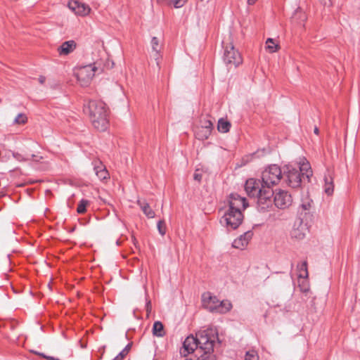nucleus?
<instances>
[{"mask_svg":"<svg viewBox=\"0 0 360 360\" xmlns=\"http://www.w3.org/2000/svg\"><path fill=\"white\" fill-rule=\"evenodd\" d=\"M248 207L245 198L238 193H231L228 200V207L221 219V224L227 229L235 230L243 221V212Z\"/></svg>","mask_w":360,"mask_h":360,"instance_id":"obj_1","label":"nucleus"},{"mask_svg":"<svg viewBox=\"0 0 360 360\" xmlns=\"http://www.w3.org/2000/svg\"><path fill=\"white\" fill-rule=\"evenodd\" d=\"M216 340H218V333L216 328H210L199 332L196 338L193 335L188 336L183 342V349L181 354L186 356L197 349L212 350Z\"/></svg>","mask_w":360,"mask_h":360,"instance_id":"obj_2","label":"nucleus"},{"mask_svg":"<svg viewBox=\"0 0 360 360\" xmlns=\"http://www.w3.org/2000/svg\"><path fill=\"white\" fill-rule=\"evenodd\" d=\"M83 111L85 115H88L96 129L104 131L108 128V108L103 101L97 100L85 101Z\"/></svg>","mask_w":360,"mask_h":360,"instance_id":"obj_3","label":"nucleus"},{"mask_svg":"<svg viewBox=\"0 0 360 360\" xmlns=\"http://www.w3.org/2000/svg\"><path fill=\"white\" fill-rule=\"evenodd\" d=\"M312 176L311 166L308 162H303L299 167L286 165L283 168V176L287 185L293 188L301 186L302 178L306 177L309 181Z\"/></svg>","mask_w":360,"mask_h":360,"instance_id":"obj_4","label":"nucleus"},{"mask_svg":"<svg viewBox=\"0 0 360 360\" xmlns=\"http://www.w3.org/2000/svg\"><path fill=\"white\" fill-rule=\"evenodd\" d=\"M102 71V68L97 66L96 63H94L93 64L75 68L73 75L80 86H87L91 84L95 75Z\"/></svg>","mask_w":360,"mask_h":360,"instance_id":"obj_5","label":"nucleus"},{"mask_svg":"<svg viewBox=\"0 0 360 360\" xmlns=\"http://www.w3.org/2000/svg\"><path fill=\"white\" fill-rule=\"evenodd\" d=\"M282 171L276 165H270L262 174V186L271 188L281 181Z\"/></svg>","mask_w":360,"mask_h":360,"instance_id":"obj_6","label":"nucleus"},{"mask_svg":"<svg viewBox=\"0 0 360 360\" xmlns=\"http://www.w3.org/2000/svg\"><path fill=\"white\" fill-rule=\"evenodd\" d=\"M274 197V193L270 188L262 186V192L256 197L257 198V207L261 212L266 211L269 207H272Z\"/></svg>","mask_w":360,"mask_h":360,"instance_id":"obj_7","label":"nucleus"},{"mask_svg":"<svg viewBox=\"0 0 360 360\" xmlns=\"http://www.w3.org/2000/svg\"><path fill=\"white\" fill-rule=\"evenodd\" d=\"M274 202L277 208L284 210L292 205V198L288 191L280 189L274 193Z\"/></svg>","mask_w":360,"mask_h":360,"instance_id":"obj_8","label":"nucleus"},{"mask_svg":"<svg viewBox=\"0 0 360 360\" xmlns=\"http://www.w3.org/2000/svg\"><path fill=\"white\" fill-rule=\"evenodd\" d=\"M224 60L226 64H231L238 66L242 63V58L238 51L232 44L226 46L224 49Z\"/></svg>","mask_w":360,"mask_h":360,"instance_id":"obj_9","label":"nucleus"},{"mask_svg":"<svg viewBox=\"0 0 360 360\" xmlns=\"http://www.w3.org/2000/svg\"><path fill=\"white\" fill-rule=\"evenodd\" d=\"M308 233L307 224L304 223L301 219L295 221L290 236L296 240H302L305 238Z\"/></svg>","mask_w":360,"mask_h":360,"instance_id":"obj_10","label":"nucleus"},{"mask_svg":"<svg viewBox=\"0 0 360 360\" xmlns=\"http://www.w3.org/2000/svg\"><path fill=\"white\" fill-rule=\"evenodd\" d=\"M262 184L259 180L249 179L245 184V190L250 197L256 198L262 192Z\"/></svg>","mask_w":360,"mask_h":360,"instance_id":"obj_11","label":"nucleus"},{"mask_svg":"<svg viewBox=\"0 0 360 360\" xmlns=\"http://www.w3.org/2000/svg\"><path fill=\"white\" fill-rule=\"evenodd\" d=\"M69 9L79 16H86L91 11V8L87 4L78 1H69Z\"/></svg>","mask_w":360,"mask_h":360,"instance_id":"obj_12","label":"nucleus"},{"mask_svg":"<svg viewBox=\"0 0 360 360\" xmlns=\"http://www.w3.org/2000/svg\"><path fill=\"white\" fill-rule=\"evenodd\" d=\"M252 236L253 232L252 231H248L235 239L232 243V246L234 248L243 250L248 245Z\"/></svg>","mask_w":360,"mask_h":360,"instance_id":"obj_13","label":"nucleus"},{"mask_svg":"<svg viewBox=\"0 0 360 360\" xmlns=\"http://www.w3.org/2000/svg\"><path fill=\"white\" fill-rule=\"evenodd\" d=\"M232 304L229 300H223L219 302L217 307L209 306V311L211 312H217L225 314L231 310Z\"/></svg>","mask_w":360,"mask_h":360,"instance_id":"obj_14","label":"nucleus"},{"mask_svg":"<svg viewBox=\"0 0 360 360\" xmlns=\"http://www.w3.org/2000/svg\"><path fill=\"white\" fill-rule=\"evenodd\" d=\"M94 165L95 173L100 180H105L109 178L108 170L101 162L96 161Z\"/></svg>","mask_w":360,"mask_h":360,"instance_id":"obj_15","label":"nucleus"},{"mask_svg":"<svg viewBox=\"0 0 360 360\" xmlns=\"http://www.w3.org/2000/svg\"><path fill=\"white\" fill-rule=\"evenodd\" d=\"M202 302L205 307L209 310V306L217 307L220 301L215 296H211L210 293L202 295Z\"/></svg>","mask_w":360,"mask_h":360,"instance_id":"obj_16","label":"nucleus"},{"mask_svg":"<svg viewBox=\"0 0 360 360\" xmlns=\"http://www.w3.org/2000/svg\"><path fill=\"white\" fill-rule=\"evenodd\" d=\"M138 205L140 206L141 209L143 212V213L148 218L155 217V212L150 208L149 204L145 201L138 200Z\"/></svg>","mask_w":360,"mask_h":360,"instance_id":"obj_17","label":"nucleus"},{"mask_svg":"<svg viewBox=\"0 0 360 360\" xmlns=\"http://www.w3.org/2000/svg\"><path fill=\"white\" fill-rule=\"evenodd\" d=\"M210 131L208 129H205V128H202L201 127H197L195 131V134L197 139L200 140H205L208 139V137L211 134Z\"/></svg>","mask_w":360,"mask_h":360,"instance_id":"obj_18","label":"nucleus"},{"mask_svg":"<svg viewBox=\"0 0 360 360\" xmlns=\"http://www.w3.org/2000/svg\"><path fill=\"white\" fill-rule=\"evenodd\" d=\"M214 348L212 350L201 349L198 351L200 355L197 360H215V356L212 354Z\"/></svg>","mask_w":360,"mask_h":360,"instance_id":"obj_19","label":"nucleus"},{"mask_svg":"<svg viewBox=\"0 0 360 360\" xmlns=\"http://www.w3.org/2000/svg\"><path fill=\"white\" fill-rule=\"evenodd\" d=\"M231 126V123L229 121L221 118L218 121L217 129L221 133H226L230 130Z\"/></svg>","mask_w":360,"mask_h":360,"instance_id":"obj_20","label":"nucleus"},{"mask_svg":"<svg viewBox=\"0 0 360 360\" xmlns=\"http://www.w3.org/2000/svg\"><path fill=\"white\" fill-rule=\"evenodd\" d=\"M153 333L158 337H162L164 335V327L160 321H158L153 323Z\"/></svg>","mask_w":360,"mask_h":360,"instance_id":"obj_21","label":"nucleus"},{"mask_svg":"<svg viewBox=\"0 0 360 360\" xmlns=\"http://www.w3.org/2000/svg\"><path fill=\"white\" fill-rule=\"evenodd\" d=\"M311 204L312 200L309 198L308 197H306L305 198H303L302 200V203L300 205V210H302V211L304 212V214H306L307 212H309L311 208Z\"/></svg>","mask_w":360,"mask_h":360,"instance_id":"obj_22","label":"nucleus"},{"mask_svg":"<svg viewBox=\"0 0 360 360\" xmlns=\"http://www.w3.org/2000/svg\"><path fill=\"white\" fill-rule=\"evenodd\" d=\"M324 191L328 195H331L333 192V184L330 176L325 177Z\"/></svg>","mask_w":360,"mask_h":360,"instance_id":"obj_23","label":"nucleus"},{"mask_svg":"<svg viewBox=\"0 0 360 360\" xmlns=\"http://www.w3.org/2000/svg\"><path fill=\"white\" fill-rule=\"evenodd\" d=\"M297 269L299 271V277L304 278L308 277L307 262L306 261L298 264Z\"/></svg>","mask_w":360,"mask_h":360,"instance_id":"obj_24","label":"nucleus"},{"mask_svg":"<svg viewBox=\"0 0 360 360\" xmlns=\"http://www.w3.org/2000/svg\"><path fill=\"white\" fill-rule=\"evenodd\" d=\"M132 347V342L126 345V347L113 359V360H122L129 352Z\"/></svg>","mask_w":360,"mask_h":360,"instance_id":"obj_25","label":"nucleus"},{"mask_svg":"<svg viewBox=\"0 0 360 360\" xmlns=\"http://www.w3.org/2000/svg\"><path fill=\"white\" fill-rule=\"evenodd\" d=\"M266 49L270 52V53H274L278 49V45L276 44L274 41L271 38H268L266 41Z\"/></svg>","mask_w":360,"mask_h":360,"instance_id":"obj_26","label":"nucleus"},{"mask_svg":"<svg viewBox=\"0 0 360 360\" xmlns=\"http://www.w3.org/2000/svg\"><path fill=\"white\" fill-rule=\"evenodd\" d=\"M89 204V201L85 199H82L77 206V212L79 214H83L86 212V207Z\"/></svg>","mask_w":360,"mask_h":360,"instance_id":"obj_27","label":"nucleus"},{"mask_svg":"<svg viewBox=\"0 0 360 360\" xmlns=\"http://www.w3.org/2000/svg\"><path fill=\"white\" fill-rule=\"evenodd\" d=\"M186 1L187 0H168V4L173 5L176 8H180L185 5Z\"/></svg>","mask_w":360,"mask_h":360,"instance_id":"obj_28","label":"nucleus"},{"mask_svg":"<svg viewBox=\"0 0 360 360\" xmlns=\"http://www.w3.org/2000/svg\"><path fill=\"white\" fill-rule=\"evenodd\" d=\"M27 120L26 115L23 113H19L15 118L13 123L17 124H25Z\"/></svg>","mask_w":360,"mask_h":360,"instance_id":"obj_29","label":"nucleus"},{"mask_svg":"<svg viewBox=\"0 0 360 360\" xmlns=\"http://www.w3.org/2000/svg\"><path fill=\"white\" fill-rule=\"evenodd\" d=\"M201 125L200 127L202 128H205V129H208L209 131H212L213 129V122L210 120L204 119L201 120Z\"/></svg>","mask_w":360,"mask_h":360,"instance_id":"obj_30","label":"nucleus"},{"mask_svg":"<svg viewBox=\"0 0 360 360\" xmlns=\"http://www.w3.org/2000/svg\"><path fill=\"white\" fill-rule=\"evenodd\" d=\"M245 360H259L257 352L254 350L246 352Z\"/></svg>","mask_w":360,"mask_h":360,"instance_id":"obj_31","label":"nucleus"},{"mask_svg":"<svg viewBox=\"0 0 360 360\" xmlns=\"http://www.w3.org/2000/svg\"><path fill=\"white\" fill-rule=\"evenodd\" d=\"M158 230L161 236H164L166 233L165 222L164 220H160L157 224Z\"/></svg>","mask_w":360,"mask_h":360,"instance_id":"obj_32","label":"nucleus"},{"mask_svg":"<svg viewBox=\"0 0 360 360\" xmlns=\"http://www.w3.org/2000/svg\"><path fill=\"white\" fill-rule=\"evenodd\" d=\"M60 55H68V41L63 43L58 49Z\"/></svg>","mask_w":360,"mask_h":360,"instance_id":"obj_33","label":"nucleus"},{"mask_svg":"<svg viewBox=\"0 0 360 360\" xmlns=\"http://www.w3.org/2000/svg\"><path fill=\"white\" fill-rule=\"evenodd\" d=\"M151 46H152V49L154 51H155L156 53L158 52V47L159 46V41L157 37H153L151 39Z\"/></svg>","mask_w":360,"mask_h":360,"instance_id":"obj_34","label":"nucleus"},{"mask_svg":"<svg viewBox=\"0 0 360 360\" xmlns=\"http://www.w3.org/2000/svg\"><path fill=\"white\" fill-rule=\"evenodd\" d=\"M76 48V42L73 40H69V53L72 52Z\"/></svg>","mask_w":360,"mask_h":360,"instance_id":"obj_35","label":"nucleus"},{"mask_svg":"<svg viewBox=\"0 0 360 360\" xmlns=\"http://www.w3.org/2000/svg\"><path fill=\"white\" fill-rule=\"evenodd\" d=\"M199 170L198 169H196L194 174H193V179L195 180V181H198V182H200L202 179V174L201 173H199L198 172Z\"/></svg>","mask_w":360,"mask_h":360,"instance_id":"obj_36","label":"nucleus"},{"mask_svg":"<svg viewBox=\"0 0 360 360\" xmlns=\"http://www.w3.org/2000/svg\"><path fill=\"white\" fill-rule=\"evenodd\" d=\"M319 1L325 6H332L331 0H319Z\"/></svg>","mask_w":360,"mask_h":360,"instance_id":"obj_37","label":"nucleus"},{"mask_svg":"<svg viewBox=\"0 0 360 360\" xmlns=\"http://www.w3.org/2000/svg\"><path fill=\"white\" fill-rule=\"evenodd\" d=\"M35 354H37L38 355H40L47 359H49V360H58V359H55L54 357L53 356H46L45 354H41V353H38V352H34Z\"/></svg>","mask_w":360,"mask_h":360,"instance_id":"obj_38","label":"nucleus"},{"mask_svg":"<svg viewBox=\"0 0 360 360\" xmlns=\"http://www.w3.org/2000/svg\"><path fill=\"white\" fill-rule=\"evenodd\" d=\"M297 15H301L300 18H302V20H304L306 19L305 15L302 13L301 11H296L295 13V17L297 16Z\"/></svg>","mask_w":360,"mask_h":360,"instance_id":"obj_39","label":"nucleus"},{"mask_svg":"<svg viewBox=\"0 0 360 360\" xmlns=\"http://www.w3.org/2000/svg\"><path fill=\"white\" fill-rule=\"evenodd\" d=\"M45 80H46V78H45V77H44V76H40V77H39V82L40 84H43L44 83Z\"/></svg>","mask_w":360,"mask_h":360,"instance_id":"obj_40","label":"nucleus"},{"mask_svg":"<svg viewBox=\"0 0 360 360\" xmlns=\"http://www.w3.org/2000/svg\"><path fill=\"white\" fill-rule=\"evenodd\" d=\"M257 0H248V4L249 5H253L255 2H256Z\"/></svg>","mask_w":360,"mask_h":360,"instance_id":"obj_41","label":"nucleus"},{"mask_svg":"<svg viewBox=\"0 0 360 360\" xmlns=\"http://www.w3.org/2000/svg\"><path fill=\"white\" fill-rule=\"evenodd\" d=\"M314 134H316L317 135L319 134V128L317 127H315V128L314 129Z\"/></svg>","mask_w":360,"mask_h":360,"instance_id":"obj_42","label":"nucleus"},{"mask_svg":"<svg viewBox=\"0 0 360 360\" xmlns=\"http://www.w3.org/2000/svg\"><path fill=\"white\" fill-rule=\"evenodd\" d=\"M150 303V301H149V302H148V303H147V308H148V306H149Z\"/></svg>","mask_w":360,"mask_h":360,"instance_id":"obj_43","label":"nucleus"},{"mask_svg":"<svg viewBox=\"0 0 360 360\" xmlns=\"http://www.w3.org/2000/svg\"><path fill=\"white\" fill-rule=\"evenodd\" d=\"M32 157L34 159L36 156L34 155H32Z\"/></svg>","mask_w":360,"mask_h":360,"instance_id":"obj_44","label":"nucleus"}]
</instances>
